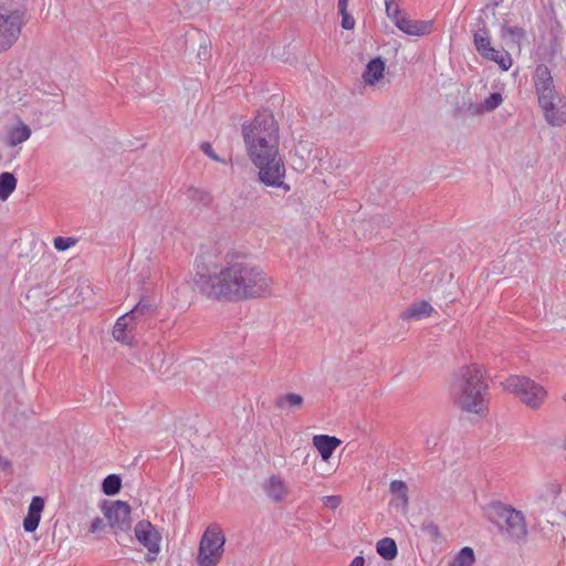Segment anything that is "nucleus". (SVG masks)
<instances>
[{"mask_svg": "<svg viewBox=\"0 0 566 566\" xmlns=\"http://www.w3.org/2000/svg\"><path fill=\"white\" fill-rule=\"evenodd\" d=\"M502 386L532 409H538L547 397V391L542 385L525 376H510L502 382Z\"/></svg>", "mask_w": 566, "mask_h": 566, "instance_id": "obj_5", "label": "nucleus"}, {"mask_svg": "<svg viewBox=\"0 0 566 566\" xmlns=\"http://www.w3.org/2000/svg\"><path fill=\"white\" fill-rule=\"evenodd\" d=\"M475 563V555L471 547H462L450 560L448 566H472Z\"/></svg>", "mask_w": 566, "mask_h": 566, "instance_id": "obj_25", "label": "nucleus"}, {"mask_svg": "<svg viewBox=\"0 0 566 566\" xmlns=\"http://www.w3.org/2000/svg\"><path fill=\"white\" fill-rule=\"evenodd\" d=\"M262 490L268 499L275 503L283 502L289 493L285 480L279 474H272L265 479Z\"/></svg>", "mask_w": 566, "mask_h": 566, "instance_id": "obj_15", "label": "nucleus"}, {"mask_svg": "<svg viewBox=\"0 0 566 566\" xmlns=\"http://www.w3.org/2000/svg\"><path fill=\"white\" fill-rule=\"evenodd\" d=\"M502 35H524V31L518 27H509L506 24H503Z\"/></svg>", "mask_w": 566, "mask_h": 566, "instance_id": "obj_35", "label": "nucleus"}, {"mask_svg": "<svg viewBox=\"0 0 566 566\" xmlns=\"http://www.w3.org/2000/svg\"><path fill=\"white\" fill-rule=\"evenodd\" d=\"M386 14L406 35H429L439 32L433 20H411L401 14L399 0H384Z\"/></svg>", "mask_w": 566, "mask_h": 566, "instance_id": "obj_6", "label": "nucleus"}, {"mask_svg": "<svg viewBox=\"0 0 566 566\" xmlns=\"http://www.w3.org/2000/svg\"><path fill=\"white\" fill-rule=\"evenodd\" d=\"M553 97L539 101L538 104L547 124L560 127L566 124V101L560 94Z\"/></svg>", "mask_w": 566, "mask_h": 566, "instance_id": "obj_9", "label": "nucleus"}, {"mask_svg": "<svg viewBox=\"0 0 566 566\" xmlns=\"http://www.w3.org/2000/svg\"><path fill=\"white\" fill-rule=\"evenodd\" d=\"M386 70V64L381 57L377 56L371 59L365 66L361 78L367 86H375L382 78Z\"/></svg>", "mask_w": 566, "mask_h": 566, "instance_id": "obj_17", "label": "nucleus"}, {"mask_svg": "<svg viewBox=\"0 0 566 566\" xmlns=\"http://www.w3.org/2000/svg\"><path fill=\"white\" fill-rule=\"evenodd\" d=\"M0 468L3 470H8L11 468V461L4 457L0 455Z\"/></svg>", "mask_w": 566, "mask_h": 566, "instance_id": "obj_39", "label": "nucleus"}, {"mask_svg": "<svg viewBox=\"0 0 566 566\" xmlns=\"http://www.w3.org/2000/svg\"><path fill=\"white\" fill-rule=\"evenodd\" d=\"M77 243V240L72 237H56L53 240V245L57 251H66L70 248L74 247Z\"/></svg>", "mask_w": 566, "mask_h": 566, "instance_id": "obj_31", "label": "nucleus"}, {"mask_svg": "<svg viewBox=\"0 0 566 566\" xmlns=\"http://www.w3.org/2000/svg\"><path fill=\"white\" fill-rule=\"evenodd\" d=\"M342 17V28L346 31H352L355 28V19L352 14L348 13L347 10L345 12L338 11Z\"/></svg>", "mask_w": 566, "mask_h": 566, "instance_id": "obj_33", "label": "nucleus"}, {"mask_svg": "<svg viewBox=\"0 0 566 566\" xmlns=\"http://www.w3.org/2000/svg\"><path fill=\"white\" fill-rule=\"evenodd\" d=\"M122 488V479L117 474L107 475L102 483V491L108 496L116 495Z\"/></svg>", "mask_w": 566, "mask_h": 566, "instance_id": "obj_27", "label": "nucleus"}, {"mask_svg": "<svg viewBox=\"0 0 566 566\" xmlns=\"http://www.w3.org/2000/svg\"><path fill=\"white\" fill-rule=\"evenodd\" d=\"M313 444L319 452L322 459L327 461L340 444V440L336 437L318 434L313 438Z\"/></svg>", "mask_w": 566, "mask_h": 566, "instance_id": "obj_18", "label": "nucleus"}, {"mask_svg": "<svg viewBox=\"0 0 566 566\" xmlns=\"http://www.w3.org/2000/svg\"><path fill=\"white\" fill-rule=\"evenodd\" d=\"M104 527H105V523H104L103 518H101V517H95V518L91 522V525H90V532H91V533H98V532H101Z\"/></svg>", "mask_w": 566, "mask_h": 566, "instance_id": "obj_37", "label": "nucleus"}, {"mask_svg": "<svg viewBox=\"0 0 566 566\" xmlns=\"http://www.w3.org/2000/svg\"><path fill=\"white\" fill-rule=\"evenodd\" d=\"M347 6H348V0H338V3H337L338 11L345 12V10H347Z\"/></svg>", "mask_w": 566, "mask_h": 566, "instance_id": "obj_41", "label": "nucleus"}, {"mask_svg": "<svg viewBox=\"0 0 566 566\" xmlns=\"http://www.w3.org/2000/svg\"><path fill=\"white\" fill-rule=\"evenodd\" d=\"M137 325L129 315L125 313L117 318L113 327V337L124 345L133 346L135 344V335Z\"/></svg>", "mask_w": 566, "mask_h": 566, "instance_id": "obj_14", "label": "nucleus"}, {"mask_svg": "<svg viewBox=\"0 0 566 566\" xmlns=\"http://www.w3.org/2000/svg\"><path fill=\"white\" fill-rule=\"evenodd\" d=\"M31 128L28 125L19 123L8 132L6 143L10 147H14L27 142L31 137Z\"/></svg>", "mask_w": 566, "mask_h": 566, "instance_id": "obj_22", "label": "nucleus"}, {"mask_svg": "<svg viewBox=\"0 0 566 566\" xmlns=\"http://www.w3.org/2000/svg\"><path fill=\"white\" fill-rule=\"evenodd\" d=\"M365 560L363 556H356L348 566H364Z\"/></svg>", "mask_w": 566, "mask_h": 566, "instance_id": "obj_40", "label": "nucleus"}, {"mask_svg": "<svg viewBox=\"0 0 566 566\" xmlns=\"http://www.w3.org/2000/svg\"><path fill=\"white\" fill-rule=\"evenodd\" d=\"M488 389L482 368L470 365L454 374L450 395L462 411L484 416L488 411Z\"/></svg>", "mask_w": 566, "mask_h": 566, "instance_id": "obj_3", "label": "nucleus"}, {"mask_svg": "<svg viewBox=\"0 0 566 566\" xmlns=\"http://www.w3.org/2000/svg\"><path fill=\"white\" fill-rule=\"evenodd\" d=\"M490 520L506 538L521 542L527 537L528 528L524 513L502 502H492L489 506Z\"/></svg>", "mask_w": 566, "mask_h": 566, "instance_id": "obj_4", "label": "nucleus"}, {"mask_svg": "<svg viewBox=\"0 0 566 566\" xmlns=\"http://www.w3.org/2000/svg\"><path fill=\"white\" fill-rule=\"evenodd\" d=\"M503 102L501 93L494 92L481 104V112H492L497 108Z\"/></svg>", "mask_w": 566, "mask_h": 566, "instance_id": "obj_29", "label": "nucleus"}, {"mask_svg": "<svg viewBox=\"0 0 566 566\" xmlns=\"http://www.w3.org/2000/svg\"><path fill=\"white\" fill-rule=\"evenodd\" d=\"M127 314L138 325L155 314V306L148 300L143 298Z\"/></svg>", "mask_w": 566, "mask_h": 566, "instance_id": "obj_21", "label": "nucleus"}, {"mask_svg": "<svg viewBox=\"0 0 566 566\" xmlns=\"http://www.w3.org/2000/svg\"><path fill=\"white\" fill-rule=\"evenodd\" d=\"M109 525L115 531H126L130 527V506L124 501H116L104 510Z\"/></svg>", "mask_w": 566, "mask_h": 566, "instance_id": "obj_12", "label": "nucleus"}, {"mask_svg": "<svg viewBox=\"0 0 566 566\" xmlns=\"http://www.w3.org/2000/svg\"><path fill=\"white\" fill-rule=\"evenodd\" d=\"M433 307L427 301H420L411 304L401 314L400 318L403 321H419L431 316Z\"/></svg>", "mask_w": 566, "mask_h": 566, "instance_id": "obj_19", "label": "nucleus"}, {"mask_svg": "<svg viewBox=\"0 0 566 566\" xmlns=\"http://www.w3.org/2000/svg\"><path fill=\"white\" fill-rule=\"evenodd\" d=\"M17 187V179L11 172L0 174V199L7 200Z\"/></svg>", "mask_w": 566, "mask_h": 566, "instance_id": "obj_26", "label": "nucleus"}, {"mask_svg": "<svg viewBox=\"0 0 566 566\" xmlns=\"http://www.w3.org/2000/svg\"><path fill=\"white\" fill-rule=\"evenodd\" d=\"M476 51L490 61L495 62L502 71H507L512 66V57L504 49H496L491 44V38H474Z\"/></svg>", "mask_w": 566, "mask_h": 566, "instance_id": "obj_10", "label": "nucleus"}, {"mask_svg": "<svg viewBox=\"0 0 566 566\" xmlns=\"http://www.w3.org/2000/svg\"><path fill=\"white\" fill-rule=\"evenodd\" d=\"M226 537L219 526H209L200 541L197 563L199 566H216L222 557Z\"/></svg>", "mask_w": 566, "mask_h": 566, "instance_id": "obj_7", "label": "nucleus"}, {"mask_svg": "<svg viewBox=\"0 0 566 566\" xmlns=\"http://www.w3.org/2000/svg\"><path fill=\"white\" fill-rule=\"evenodd\" d=\"M376 551L386 560L394 559L398 554L396 542L390 537L379 539L376 544Z\"/></svg>", "mask_w": 566, "mask_h": 566, "instance_id": "obj_24", "label": "nucleus"}, {"mask_svg": "<svg viewBox=\"0 0 566 566\" xmlns=\"http://www.w3.org/2000/svg\"><path fill=\"white\" fill-rule=\"evenodd\" d=\"M421 531L433 542H437L440 537V530L433 522H424L421 525Z\"/></svg>", "mask_w": 566, "mask_h": 566, "instance_id": "obj_32", "label": "nucleus"}, {"mask_svg": "<svg viewBox=\"0 0 566 566\" xmlns=\"http://www.w3.org/2000/svg\"><path fill=\"white\" fill-rule=\"evenodd\" d=\"M389 490L400 500V503H398L397 506H400L403 513L407 512L409 505V490L406 482L401 480H394L390 482Z\"/></svg>", "mask_w": 566, "mask_h": 566, "instance_id": "obj_23", "label": "nucleus"}, {"mask_svg": "<svg viewBox=\"0 0 566 566\" xmlns=\"http://www.w3.org/2000/svg\"><path fill=\"white\" fill-rule=\"evenodd\" d=\"M322 501L327 507L332 510L337 509L342 502L338 495H326L322 497Z\"/></svg>", "mask_w": 566, "mask_h": 566, "instance_id": "obj_34", "label": "nucleus"}, {"mask_svg": "<svg viewBox=\"0 0 566 566\" xmlns=\"http://www.w3.org/2000/svg\"><path fill=\"white\" fill-rule=\"evenodd\" d=\"M29 21L30 14L24 4L0 2V35H20Z\"/></svg>", "mask_w": 566, "mask_h": 566, "instance_id": "obj_8", "label": "nucleus"}, {"mask_svg": "<svg viewBox=\"0 0 566 566\" xmlns=\"http://www.w3.org/2000/svg\"><path fill=\"white\" fill-rule=\"evenodd\" d=\"M43 509V497L33 496L28 507V514L23 520V528L27 533H32L38 528Z\"/></svg>", "mask_w": 566, "mask_h": 566, "instance_id": "obj_16", "label": "nucleus"}, {"mask_svg": "<svg viewBox=\"0 0 566 566\" xmlns=\"http://www.w3.org/2000/svg\"><path fill=\"white\" fill-rule=\"evenodd\" d=\"M137 541L148 549L150 554L157 555L160 551V535L148 521H140L135 526Z\"/></svg>", "mask_w": 566, "mask_h": 566, "instance_id": "obj_13", "label": "nucleus"}, {"mask_svg": "<svg viewBox=\"0 0 566 566\" xmlns=\"http://www.w3.org/2000/svg\"><path fill=\"white\" fill-rule=\"evenodd\" d=\"M195 287L216 301H243L271 294L273 280L262 268L242 258L220 264L217 255L205 252L196 261Z\"/></svg>", "mask_w": 566, "mask_h": 566, "instance_id": "obj_1", "label": "nucleus"}, {"mask_svg": "<svg viewBox=\"0 0 566 566\" xmlns=\"http://www.w3.org/2000/svg\"><path fill=\"white\" fill-rule=\"evenodd\" d=\"M242 136L251 161L259 168L260 180L269 187L291 190L284 182L285 165L279 153V126L269 111L259 112L242 125Z\"/></svg>", "mask_w": 566, "mask_h": 566, "instance_id": "obj_2", "label": "nucleus"}, {"mask_svg": "<svg viewBox=\"0 0 566 566\" xmlns=\"http://www.w3.org/2000/svg\"><path fill=\"white\" fill-rule=\"evenodd\" d=\"M13 43V38H0V52L10 49Z\"/></svg>", "mask_w": 566, "mask_h": 566, "instance_id": "obj_38", "label": "nucleus"}, {"mask_svg": "<svg viewBox=\"0 0 566 566\" xmlns=\"http://www.w3.org/2000/svg\"><path fill=\"white\" fill-rule=\"evenodd\" d=\"M424 444L429 452H437L442 446V433L440 431L431 432L427 437Z\"/></svg>", "mask_w": 566, "mask_h": 566, "instance_id": "obj_30", "label": "nucleus"}, {"mask_svg": "<svg viewBox=\"0 0 566 566\" xmlns=\"http://www.w3.org/2000/svg\"><path fill=\"white\" fill-rule=\"evenodd\" d=\"M533 82L538 102L547 98H554L553 96L559 94L556 91L549 69L544 64L536 66L533 75Z\"/></svg>", "mask_w": 566, "mask_h": 566, "instance_id": "obj_11", "label": "nucleus"}, {"mask_svg": "<svg viewBox=\"0 0 566 566\" xmlns=\"http://www.w3.org/2000/svg\"><path fill=\"white\" fill-rule=\"evenodd\" d=\"M187 199L201 206H208L211 202V196L203 189L190 187L186 191Z\"/></svg>", "mask_w": 566, "mask_h": 566, "instance_id": "obj_28", "label": "nucleus"}, {"mask_svg": "<svg viewBox=\"0 0 566 566\" xmlns=\"http://www.w3.org/2000/svg\"><path fill=\"white\" fill-rule=\"evenodd\" d=\"M303 405L304 398L295 392L283 394L275 399V407L286 412L298 410Z\"/></svg>", "mask_w": 566, "mask_h": 566, "instance_id": "obj_20", "label": "nucleus"}, {"mask_svg": "<svg viewBox=\"0 0 566 566\" xmlns=\"http://www.w3.org/2000/svg\"><path fill=\"white\" fill-rule=\"evenodd\" d=\"M201 150L208 156L210 157L211 159L216 160V161H221V159L219 158V156L214 153L212 146L209 144V143H203L201 144Z\"/></svg>", "mask_w": 566, "mask_h": 566, "instance_id": "obj_36", "label": "nucleus"}]
</instances>
